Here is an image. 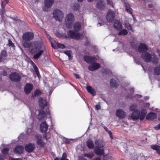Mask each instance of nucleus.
Segmentation results:
<instances>
[{
	"label": "nucleus",
	"instance_id": "f257e3e1",
	"mask_svg": "<svg viewBox=\"0 0 160 160\" xmlns=\"http://www.w3.org/2000/svg\"><path fill=\"white\" fill-rule=\"evenodd\" d=\"M34 34L31 32H26L24 33L22 38L23 41L22 42V44L24 47L29 48L30 51L32 53L38 52V53L34 56L35 59H37L40 56V42L39 41H34L32 42H27L28 41L33 39Z\"/></svg>",
	"mask_w": 160,
	"mask_h": 160
},
{
	"label": "nucleus",
	"instance_id": "f03ea898",
	"mask_svg": "<svg viewBox=\"0 0 160 160\" xmlns=\"http://www.w3.org/2000/svg\"><path fill=\"white\" fill-rule=\"evenodd\" d=\"M46 95L44 97H41V120L45 119L46 117L50 116L49 110V99H46Z\"/></svg>",
	"mask_w": 160,
	"mask_h": 160
},
{
	"label": "nucleus",
	"instance_id": "7ed1b4c3",
	"mask_svg": "<svg viewBox=\"0 0 160 160\" xmlns=\"http://www.w3.org/2000/svg\"><path fill=\"white\" fill-rule=\"evenodd\" d=\"M147 112L146 109L143 108L141 109V113L139 110H135L131 115V118L133 120H137L139 118L141 121H142L145 118Z\"/></svg>",
	"mask_w": 160,
	"mask_h": 160
},
{
	"label": "nucleus",
	"instance_id": "20e7f679",
	"mask_svg": "<svg viewBox=\"0 0 160 160\" xmlns=\"http://www.w3.org/2000/svg\"><path fill=\"white\" fill-rule=\"evenodd\" d=\"M63 16V12L59 9L56 8L53 11V17L56 20L61 22Z\"/></svg>",
	"mask_w": 160,
	"mask_h": 160
},
{
	"label": "nucleus",
	"instance_id": "39448f33",
	"mask_svg": "<svg viewBox=\"0 0 160 160\" xmlns=\"http://www.w3.org/2000/svg\"><path fill=\"white\" fill-rule=\"evenodd\" d=\"M74 20V16L73 14H68L66 16L65 25L67 28H71L72 26V23Z\"/></svg>",
	"mask_w": 160,
	"mask_h": 160
},
{
	"label": "nucleus",
	"instance_id": "423d86ee",
	"mask_svg": "<svg viewBox=\"0 0 160 160\" xmlns=\"http://www.w3.org/2000/svg\"><path fill=\"white\" fill-rule=\"evenodd\" d=\"M67 34L68 38L74 39L79 40L81 38V36H82V35L80 34L79 33L75 32L72 30L68 31Z\"/></svg>",
	"mask_w": 160,
	"mask_h": 160
},
{
	"label": "nucleus",
	"instance_id": "0eeeda50",
	"mask_svg": "<svg viewBox=\"0 0 160 160\" xmlns=\"http://www.w3.org/2000/svg\"><path fill=\"white\" fill-rule=\"evenodd\" d=\"M142 58L146 62H151L152 55L147 52H144L142 53L141 55Z\"/></svg>",
	"mask_w": 160,
	"mask_h": 160
},
{
	"label": "nucleus",
	"instance_id": "6e6552de",
	"mask_svg": "<svg viewBox=\"0 0 160 160\" xmlns=\"http://www.w3.org/2000/svg\"><path fill=\"white\" fill-rule=\"evenodd\" d=\"M115 17V13L113 11L109 10L106 16L107 21L109 22H112L113 21Z\"/></svg>",
	"mask_w": 160,
	"mask_h": 160
},
{
	"label": "nucleus",
	"instance_id": "1a4fd4ad",
	"mask_svg": "<svg viewBox=\"0 0 160 160\" xmlns=\"http://www.w3.org/2000/svg\"><path fill=\"white\" fill-rule=\"evenodd\" d=\"M54 2V0H45L44 4L45 7L43 8V11H48L47 9L50 8Z\"/></svg>",
	"mask_w": 160,
	"mask_h": 160
},
{
	"label": "nucleus",
	"instance_id": "9d476101",
	"mask_svg": "<svg viewBox=\"0 0 160 160\" xmlns=\"http://www.w3.org/2000/svg\"><path fill=\"white\" fill-rule=\"evenodd\" d=\"M100 65L99 63L93 62L91 63L88 67V70L91 71H94L100 67Z\"/></svg>",
	"mask_w": 160,
	"mask_h": 160
},
{
	"label": "nucleus",
	"instance_id": "9b49d317",
	"mask_svg": "<svg viewBox=\"0 0 160 160\" xmlns=\"http://www.w3.org/2000/svg\"><path fill=\"white\" fill-rule=\"evenodd\" d=\"M10 79L12 81H18L20 80V76L19 74L17 72L12 73L9 76Z\"/></svg>",
	"mask_w": 160,
	"mask_h": 160
},
{
	"label": "nucleus",
	"instance_id": "f8f14e48",
	"mask_svg": "<svg viewBox=\"0 0 160 160\" xmlns=\"http://www.w3.org/2000/svg\"><path fill=\"white\" fill-rule=\"evenodd\" d=\"M33 88V85L32 84L29 83L26 84L24 87L25 93L27 94L30 93Z\"/></svg>",
	"mask_w": 160,
	"mask_h": 160
},
{
	"label": "nucleus",
	"instance_id": "ddd939ff",
	"mask_svg": "<svg viewBox=\"0 0 160 160\" xmlns=\"http://www.w3.org/2000/svg\"><path fill=\"white\" fill-rule=\"evenodd\" d=\"M83 59L84 60L88 63H92V62H95L97 60V59L95 57L89 56H84Z\"/></svg>",
	"mask_w": 160,
	"mask_h": 160
},
{
	"label": "nucleus",
	"instance_id": "4468645a",
	"mask_svg": "<svg viewBox=\"0 0 160 160\" xmlns=\"http://www.w3.org/2000/svg\"><path fill=\"white\" fill-rule=\"evenodd\" d=\"M116 115L117 117L119 118L122 119L125 118L126 113L122 109H118L116 110Z\"/></svg>",
	"mask_w": 160,
	"mask_h": 160
},
{
	"label": "nucleus",
	"instance_id": "2eb2a0df",
	"mask_svg": "<svg viewBox=\"0 0 160 160\" xmlns=\"http://www.w3.org/2000/svg\"><path fill=\"white\" fill-rule=\"evenodd\" d=\"M138 52L141 53L142 52H147L148 50V47L144 43L140 44L138 48Z\"/></svg>",
	"mask_w": 160,
	"mask_h": 160
},
{
	"label": "nucleus",
	"instance_id": "dca6fc26",
	"mask_svg": "<svg viewBox=\"0 0 160 160\" xmlns=\"http://www.w3.org/2000/svg\"><path fill=\"white\" fill-rule=\"evenodd\" d=\"M48 125L46 123V121L41 123V132H46L48 129Z\"/></svg>",
	"mask_w": 160,
	"mask_h": 160
},
{
	"label": "nucleus",
	"instance_id": "f3484780",
	"mask_svg": "<svg viewBox=\"0 0 160 160\" xmlns=\"http://www.w3.org/2000/svg\"><path fill=\"white\" fill-rule=\"evenodd\" d=\"M94 143L96 145L97 148H102L105 144L103 141L101 139H97L94 142Z\"/></svg>",
	"mask_w": 160,
	"mask_h": 160
},
{
	"label": "nucleus",
	"instance_id": "a211bd4d",
	"mask_svg": "<svg viewBox=\"0 0 160 160\" xmlns=\"http://www.w3.org/2000/svg\"><path fill=\"white\" fill-rule=\"evenodd\" d=\"M24 148L22 146L17 145L14 150V152L17 154H21L22 153Z\"/></svg>",
	"mask_w": 160,
	"mask_h": 160
},
{
	"label": "nucleus",
	"instance_id": "6ab92c4d",
	"mask_svg": "<svg viewBox=\"0 0 160 160\" xmlns=\"http://www.w3.org/2000/svg\"><path fill=\"white\" fill-rule=\"evenodd\" d=\"M27 60L28 62H30V63L32 65L33 67L34 70L35 72H36L37 76L38 77L39 79V73L38 71V69L37 66L34 64L33 62L30 60L29 58L27 57Z\"/></svg>",
	"mask_w": 160,
	"mask_h": 160
},
{
	"label": "nucleus",
	"instance_id": "aec40b11",
	"mask_svg": "<svg viewBox=\"0 0 160 160\" xmlns=\"http://www.w3.org/2000/svg\"><path fill=\"white\" fill-rule=\"evenodd\" d=\"M157 116V115L156 113L151 112L147 114L146 119L147 120H153L156 118Z\"/></svg>",
	"mask_w": 160,
	"mask_h": 160
},
{
	"label": "nucleus",
	"instance_id": "412c9836",
	"mask_svg": "<svg viewBox=\"0 0 160 160\" xmlns=\"http://www.w3.org/2000/svg\"><path fill=\"white\" fill-rule=\"evenodd\" d=\"M97 7L100 10H103L105 8V4L102 0L98 1L97 3Z\"/></svg>",
	"mask_w": 160,
	"mask_h": 160
},
{
	"label": "nucleus",
	"instance_id": "4be33fe9",
	"mask_svg": "<svg viewBox=\"0 0 160 160\" xmlns=\"http://www.w3.org/2000/svg\"><path fill=\"white\" fill-rule=\"evenodd\" d=\"M114 26L115 28L118 31L121 30L122 28V26L121 23L117 20H116L114 21Z\"/></svg>",
	"mask_w": 160,
	"mask_h": 160
},
{
	"label": "nucleus",
	"instance_id": "5701e85b",
	"mask_svg": "<svg viewBox=\"0 0 160 160\" xmlns=\"http://www.w3.org/2000/svg\"><path fill=\"white\" fill-rule=\"evenodd\" d=\"M34 148V145L33 144L29 143L25 146V150L28 152H32Z\"/></svg>",
	"mask_w": 160,
	"mask_h": 160
},
{
	"label": "nucleus",
	"instance_id": "b1692460",
	"mask_svg": "<svg viewBox=\"0 0 160 160\" xmlns=\"http://www.w3.org/2000/svg\"><path fill=\"white\" fill-rule=\"evenodd\" d=\"M99 148H96L94 150V152L97 155L102 156L104 154V150L103 149H100Z\"/></svg>",
	"mask_w": 160,
	"mask_h": 160
},
{
	"label": "nucleus",
	"instance_id": "393cba45",
	"mask_svg": "<svg viewBox=\"0 0 160 160\" xmlns=\"http://www.w3.org/2000/svg\"><path fill=\"white\" fill-rule=\"evenodd\" d=\"M125 10L128 13L132 15L133 16L132 12V9L130 7L129 4L127 2H125Z\"/></svg>",
	"mask_w": 160,
	"mask_h": 160
},
{
	"label": "nucleus",
	"instance_id": "a878e982",
	"mask_svg": "<svg viewBox=\"0 0 160 160\" xmlns=\"http://www.w3.org/2000/svg\"><path fill=\"white\" fill-rule=\"evenodd\" d=\"M86 90L88 92L90 93L92 96H94L96 95V92L95 90L93 89L90 86H87L86 88Z\"/></svg>",
	"mask_w": 160,
	"mask_h": 160
},
{
	"label": "nucleus",
	"instance_id": "bb28decb",
	"mask_svg": "<svg viewBox=\"0 0 160 160\" xmlns=\"http://www.w3.org/2000/svg\"><path fill=\"white\" fill-rule=\"evenodd\" d=\"M87 146L89 149H92L94 148V144L92 140L89 139L86 142Z\"/></svg>",
	"mask_w": 160,
	"mask_h": 160
},
{
	"label": "nucleus",
	"instance_id": "cd10ccee",
	"mask_svg": "<svg viewBox=\"0 0 160 160\" xmlns=\"http://www.w3.org/2000/svg\"><path fill=\"white\" fill-rule=\"evenodd\" d=\"M151 148L154 150H155L160 155V146L157 145H152L151 146Z\"/></svg>",
	"mask_w": 160,
	"mask_h": 160
},
{
	"label": "nucleus",
	"instance_id": "c85d7f7f",
	"mask_svg": "<svg viewBox=\"0 0 160 160\" xmlns=\"http://www.w3.org/2000/svg\"><path fill=\"white\" fill-rule=\"evenodd\" d=\"M152 56L153 57H152V58L151 59V61L152 62V63L153 64H158L159 61L158 58L157 57V56L155 54H154L153 55H152Z\"/></svg>",
	"mask_w": 160,
	"mask_h": 160
},
{
	"label": "nucleus",
	"instance_id": "c756f323",
	"mask_svg": "<svg viewBox=\"0 0 160 160\" xmlns=\"http://www.w3.org/2000/svg\"><path fill=\"white\" fill-rule=\"evenodd\" d=\"M7 57V52L5 50L2 51L0 54V59L2 61L6 59Z\"/></svg>",
	"mask_w": 160,
	"mask_h": 160
},
{
	"label": "nucleus",
	"instance_id": "7c9ffc66",
	"mask_svg": "<svg viewBox=\"0 0 160 160\" xmlns=\"http://www.w3.org/2000/svg\"><path fill=\"white\" fill-rule=\"evenodd\" d=\"M155 74L157 75H160V65L157 66L155 67L153 69Z\"/></svg>",
	"mask_w": 160,
	"mask_h": 160
},
{
	"label": "nucleus",
	"instance_id": "2f4dec72",
	"mask_svg": "<svg viewBox=\"0 0 160 160\" xmlns=\"http://www.w3.org/2000/svg\"><path fill=\"white\" fill-rule=\"evenodd\" d=\"M81 28V25L80 23L78 22H76L73 26V28L76 31H78L80 30Z\"/></svg>",
	"mask_w": 160,
	"mask_h": 160
},
{
	"label": "nucleus",
	"instance_id": "473e14b6",
	"mask_svg": "<svg viewBox=\"0 0 160 160\" xmlns=\"http://www.w3.org/2000/svg\"><path fill=\"white\" fill-rule=\"evenodd\" d=\"M110 85L112 87L115 88H117L118 85L116 82V81L113 79H110Z\"/></svg>",
	"mask_w": 160,
	"mask_h": 160
},
{
	"label": "nucleus",
	"instance_id": "72a5a7b5",
	"mask_svg": "<svg viewBox=\"0 0 160 160\" xmlns=\"http://www.w3.org/2000/svg\"><path fill=\"white\" fill-rule=\"evenodd\" d=\"M43 134L42 138L44 140H46L47 141L51 137V135L49 132Z\"/></svg>",
	"mask_w": 160,
	"mask_h": 160
},
{
	"label": "nucleus",
	"instance_id": "f704fd0d",
	"mask_svg": "<svg viewBox=\"0 0 160 160\" xmlns=\"http://www.w3.org/2000/svg\"><path fill=\"white\" fill-rule=\"evenodd\" d=\"M137 108V105L135 103L131 105L129 108V110L131 111H134Z\"/></svg>",
	"mask_w": 160,
	"mask_h": 160
},
{
	"label": "nucleus",
	"instance_id": "c9c22d12",
	"mask_svg": "<svg viewBox=\"0 0 160 160\" xmlns=\"http://www.w3.org/2000/svg\"><path fill=\"white\" fill-rule=\"evenodd\" d=\"M118 33V35H125L128 34V32L127 30L125 29H123Z\"/></svg>",
	"mask_w": 160,
	"mask_h": 160
},
{
	"label": "nucleus",
	"instance_id": "e433bc0d",
	"mask_svg": "<svg viewBox=\"0 0 160 160\" xmlns=\"http://www.w3.org/2000/svg\"><path fill=\"white\" fill-rule=\"evenodd\" d=\"M67 154L65 152H64L61 158H60V160L58 158H56L54 159V160H65L67 158Z\"/></svg>",
	"mask_w": 160,
	"mask_h": 160
},
{
	"label": "nucleus",
	"instance_id": "4c0bfd02",
	"mask_svg": "<svg viewBox=\"0 0 160 160\" xmlns=\"http://www.w3.org/2000/svg\"><path fill=\"white\" fill-rule=\"evenodd\" d=\"M104 129L105 130V131L109 134L110 138L111 139H113V137L112 134V132L110 130H109L108 129V128L107 127L105 126L104 127Z\"/></svg>",
	"mask_w": 160,
	"mask_h": 160
},
{
	"label": "nucleus",
	"instance_id": "58836bf2",
	"mask_svg": "<svg viewBox=\"0 0 160 160\" xmlns=\"http://www.w3.org/2000/svg\"><path fill=\"white\" fill-rule=\"evenodd\" d=\"M35 139L36 140V142L38 145H40V136L39 134H36L35 136Z\"/></svg>",
	"mask_w": 160,
	"mask_h": 160
},
{
	"label": "nucleus",
	"instance_id": "ea45409f",
	"mask_svg": "<svg viewBox=\"0 0 160 160\" xmlns=\"http://www.w3.org/2000/svg\"><path fill=\"white\" fill-rule=\"evenodd\" d=\"M40 95V91L39 90H36L34 92L32 96L33 97H38Z\"/></svg>",
	"mask_w": 160,
	"mask_h": 160
},
{
	"label": "nucleus",
	"instance_id": "a19ab883",
	"mask_svg": "<svg viewBox=\"0 0 160 160\" xmlns=\"http://www.w3.org/2000/svg\"><path fill=\"white\" fill-rule=\"evenodd\" d=\"M125 26L126 28L128 30H131L132 32H134L132 28V26L129 23H126Z\"/></svg>",
	"mask_w": 160,
	"mask_h": 160
},
{
	"label": "nucleus",
	"instance_id": "79ce46f5",
	"mask_svg": "<svg viewBox=\"0 0 160 160\" xmlns=\"http://www.w3.org/2000/svg\"><path fill=\"white\" fill-rule=\"evenodd\" d=\"M83 156L84 157H86L90 159H91L93 156V153H85L84 154Z\"/></svg>",
	"mask_w": 160,
	"mask_h": 160
},
{
	"label": "nucleus",
	"instance_id": "37998d69",
	"mask_svg": "<svg viewBox=\"0 0 160 160\" xmlns=\"http://www.w3.org/2000/svg\"><path fill=\"white\" fill-rule=\"evenodd\" d=\"M9 151V149L8 148H5L2 150V152L3 154L6 155L8 153Z\"/></svg>",
	"mask_w": 160,
	"mask_h": 160
},
{
	"label": "nucleus",
	"instance_id": "c03bdc74",
	"mask_svg": "<svg viewBox=\"0 0 160 160\" xmlns=\"http://www.w3.org/2000/svg\"><path fill=\"white\" fill-rule=\"evenodd\" d=\"M9 1L7 0H5L2 2L1 6L2 8L3 9L4 8L5 6L8 3Z\"/></svg>",
	"mask_w": 160,
	"mask_h": 160
},
{
	"label": "nucleus",
	"instance_id": "a18cd8bd",
	"mask_svg": "<svg viewBox=\"0 0 160 160\" xmlns=\"http://www.w3.org/2000/svg\"><path fill=\"white\" fill-rule=\"evenodd\" d=\"M57 47L58 48L61 49H64L65 48V45L61 43H58L57 44Z\"/></svg>",
	"mask_w": 160,
	"mask_h": 160
},
{
	"label": "nucleus",
	"instance_id": "49530a36",
	"mask_svg": "<svg viewBox=\"0 0 160 160\" xmlns=\"http://www.w3.org/2000/svg\"><path fill=\"white\" fill-rule=\"evenodd\" d=\"M106 1L107 4L110 5L112 8L114 7L113 2L112 1L110 0H106Z\"/></svg>",
	"mask_w": 160,
	"mask_h": 160
},
{
	"label": "nucleus",
	"instance_id": "de8ad7c7",
	"mask_svg": "<svg viewBox=\"0 0 160 160\" xmlns=\"http://www.w3.org/2000/svg\"><path fill=\"white\" fill-rule=\"evenodd\" d=\"M79 8V5L78 4H75L74 6L73 9L75 11L77 10Z\"/></svg>",
	"mask_w": 160,
	"mask_h": 160
},
{
	"label": "nucleus",
	"instance_id": "09e8293b",
	"mask_svg": "<svg viewBox=\"0 0 160 160\" xmlns=\"http://www.w3.org/2000/svg\"><path fill=\"white\" fill-rule=\"evenodd\" d=\"M64 53L69 58L71 56L70 51H65Z\"/></svg>",
	"mask_w": 160,
	"mask_h": 160
},
{
	"label": "nucleus",
	"instance_id": "8fccbe9b",
	"mask_svg": "<svg viewBox=\"0 0 160 160\" xmlns=\"http://www.w3.org/2000/svg\"><path fill=\"white\" fill-rule=\"evenodd\" d=\"M8 45L9 46H11L12 47H13L14 46L13 43L12 42V41L10 39L8 40Z\"/></svg>",
	"mask_w": 160,
	"mask_h": 160
},
{
	"label": "nucleus",
	"instance_id": "3c124183",
	"mask_svg": "<svg viewBox=\"0 0 160 160\" xmlns=\"http://www.w3.org/2000/svg\"><path fill=\"white\" fill-rule=\"evenodd\" d=\"M132 91V94L131 95H128L127 96V98H132V95L133 94L134 92V89L133 88H131L130 90Z\"/></svg>",
	"mask_w": 160,
	"mask_h": 160
},
{
	"label": "nucleus",
	"instance_id": "603ef678",
	"mask_svg": "<svg viewBox=\"0 0 160 160\" xmlns=\"http://www.w3.org/2000/svg\"><path fill=\"white\" fill-rule=\"evenodd\" d=\"M154 128L156 130H158L160 129V123L158 124L154 127Z\"/></svg>",
	"mask_w": 160,
	"mask_h": 160
},
{
	"label": "nucleus",
	"instance_id": "864d4df0",
	"mask_svg": "<svg viewBox=\"0 0 160 160\" xmlns=\"http://www.w3.org/2000/svg\"><path fill=\"white\" fill-rule=\"evenodd\" d=\"M95 109L96 110H99L100 109L101 107L99 105H96L95 106Z\"/></svg>",
	"mask_w": 160,
	"mask_h": 160
},
{
	"label": "nucleus",
	"instance_id": "5fc2aeb1",
	"mask_svg": "<svg viewBox=\"0 0 160 160\" xmlns=\"http://www.w3.org/2000/svg\"><path fill=\"white\" fill-rule=\"evenodd\" d=\"M108 157V156L107 154H106L103 155V159L104 160H108L107 158Z\"/></svg>",
	"mask_w": 160,
	"mask_h": 160
},
{
	"label": "nucleus",
	"instance_id": "6e6d98bb",
	"mask_svg": "<svg viewBox=\"0 0 160 160\" xmlns=\"http://www.w3.org/2000/svg\"><path fill=\"white\" fill-rule=\"evenodd\" d=\"M5 158L4 156L0 155V160H4Z\"/></svg>",
	"mask_w": 160,
	"mask_h": 160
},
{
	"label": "nucleus",
	"instance_id": "4d7b16f0",
	"mask_svg": "<svg viewBox=\"0 0 160 160\" xmlns=\"http://www.w3.org/2000/svg\"><path fill=\"white\" fill-rule=\"evenodd\" d=\"M78 160H87V159L83 158L82 156H79Z\"/></svg>",
	"mask_w": 160,
	"mask_h": 160
},
{
	"label": "nucleus",
	"instance_id": "13d9d810",
	"mask_svg": "<svg viewBox=\"0 0 160 160\" xmlns=\"http://www.w3.org/2000/svg\"><path fill=\"white\" fill-rule=\"evenodd\" d=\"M45 142L41 139V147H43L45 145Z\"/></svg>",
	"mask_w": 160,
	"mask_h": 160
},
{
	"label": "nucleus",
	"instance_id": "bf43d9fd",
	"mask_svg": "<svg viewBox=\"0 0 160 160\" xmlns=\"http://www.w3.org/2000/svg\"><path fill=\"white\" fill-rule=\"evenodd\" d=\"M74 75L76 78L79 79L80 78V77L78 74L76 73H74Z\"/></svg>",
	"mask_w": 160,
	"mask_h": 160
},
{
	"label": "nucleus",
	"instance_id": "052dcab7",
	"mask_svg": "<svg viewBox=\"0 0 160 160\" xmlns=\"http://www.w3.org/2000/svg\"><path fill=\"white\" fill-rule=\"evenodd\" d=\"M89 43H90L88 41H87L84 43V46H88L89 45Z\"/></svg>",
	"mask_w": 160,
	"mask_h": 160
},
{
	"label": "nucleus",
	"instance_id": "680f3d73",
	"mask_svg": "<svg viewBox=\"0 0 160 160\" xmlns=\"http://www.w3.org/2000/svg\"><path fill=\"white\" fill-rule=\"evenodd\" d=\"M2 8V17L3 18V14L5 12V10L4 9V8H3V9Z\"/></svg>",
	"mask_w": 160,
	"mask_h": 160
},
{
	"label": "nucleus",
	"instance_id": "e2e57ef3",
	"mask_svg": "<svg viewBox=\"0 0 160 160\" xmlns=\"http://www.w3.org/2000/svg\"><path fill=\"white\" fill-rule=\"evenodd\" d=\"M20 159L19 158H9V160H19Z\"/></svg>",
	"mask_w": 160,
	"mask_h": 160
},
{
	"label": "nucleus",
	"instance_id": "0e129e2a",
	"mask_svg": "<svg viewBox=\"0 0 160 160\" xmlns=\"http://www.w3.org/2000/svg\"><path fill=\"white\" fill-rule=\"evenodd\" d=\"M92 160H101V158L96 157L94 158Z\"/></svg>",
	"mask_w": 160,
	"mask_h": 160
},
{
	"label": "nucleus",
	"instance_id": "69168bd1",
	"mask_svg": "<svg viewBox=\"0 0 160 160\" xmlns=\"http://www.w3.org/2000/svg\"><path fill=\"white\" fill-rule=\"evenodd\" d=\"M52 91H51V90L49 92V95H48V99H49L50 98V97H51V95L52 94Z\"/></svg>",
	"mask_w": 160,
	"mask_h": 160
},
{
	"label": "nucleus",
	"instance_id": "338daca9",
	"mask_svg": "<svg viewBox=\"0 0 160 160\" xmlns=\"http://www.w3.org/2000/svg\"><path fill=\"white\" fill-rule=\"evenodd\" d=\"M47 38H48V39L50 40L51 41V40L52 39L51 38V37L50 35H48V34H47Z\"/></svg>",
	"mask_w": 160,
	"mask_h": 160
},
{
	"label": "nucleus",
	"instance_id": "774afa93",
	"mask_svg": "<svg viewBox=\"0 0 160 160\" xmlns=\"http://www.w3.org/2000/svg\"><path fill=\"white\" fill-rule=\"evenodd\" d=\"M152 4H150L148 5V6L149 8H152Z\"/></svg>",
	"mask_w": 160,
	"mask_h": 160
}]
</instances>
